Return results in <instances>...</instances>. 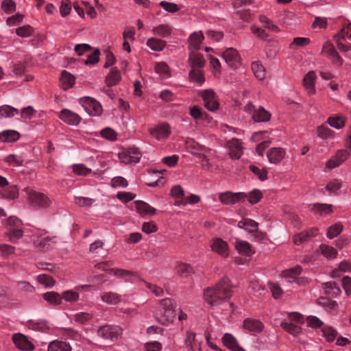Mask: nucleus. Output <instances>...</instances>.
<instances>
[{"label": "nucleus", "instance_id": "3", "mask_svg": "<svg viewBox=\"0 0 351 351\" xmlns=\"http://www.w3.org/2000/svg\"><path fill=\"white\" fill-rule=\"evenodd\" d=\"M34 237V246L42 250H47L53 247L58 242L56 237L50 236L45 230H40Z\"/></svg>", "mask_w": 351, "mask_h": 351}, {"label": "nucleus", "instance_id": "30", "mask_svg": "<svg viewBox=\"0 0 351 351\" xmlns=\"http://www.w3.org/2000/svg\"><path fill=\"white\" fill-rule=\"evenodd\" d=\"M3 161L8 164V166L12 167H21L24 162L23 156L19 154H9L6 156Z\"/></svg>", "mask_w": 351, "mask_h": 351}, {"label": "nucleus", "instance_id": "27", "mask_svg": "<svg viewBox=\"0 0 351 351\" xmlns=\"http://www.w3.org/2000/svg\"><path fill=\"white\" fill-rule=\"evenodd\" d=\"M121 79V73L117 68H112L106 77L105 82L108 88L119 84Z\"/></svg>", "mask_w": 351, "mask_h": 351}, {"label": "nucleus", "instance_id": "44", "mask_svg": "<svg viewBox=\"0 0 351 351\" xmlns=\"http://www.w3.org/2000/svg\"><path fill=\"white\" fill-rule=\"evenodd\" d=\"M101 300L108 304L114 305L121 302V296L116 293L108 292L101 295Z\"/></svg>", "mask_w": 351, "mask_h": 351}, {"label": "nucleus", "instance_id": "60", "mask_svg": "<svg viewBox=\"0 0 351 351\" xmlns=\"http://www.w3.org/2000/svg\"><path fill=\"white\" fill-rule=\"evenodd\" d=\"M1 7L8 14L13 13L16 10V3L13 0H3Z\"/></svg>", "mask_w": 351, "mask_h": 351}, {"label": "nucleus", "instance_id": "36", "mask_svg": "<svg viewBox=\"0 0 351 351\" xmlns=\"http://www.w3.org/2000/svg\"><path fill=\"white\" fill-rule=\"evenodd\" d=\"M167 43L161 39L151 38L147 40V46L152 51H161L166 47Z\"/></svg>", "mask_w": 351, "mask_h": 351}, {"label": "nucleus", "instance_id": "21", "mask_svg": "<svg viewBox=\"0 0 351 351\" xmlns=\"http://www.w3.org/2000/svg\"><path fill=\"white\" fill-rule=\"evenodd\" d=\"M267 156L269 162L278 164L285 158V151L280 147H274L267 152Z\"/></svg>", "mask_w": 351, "mask_h": 351}, {"label": "nucleus", "instance_id": "9", "mask_svg": "<svg viewBox=\"0 0 351 351\" xmlns=\"http://www.w3.org/2000/svg\"><path fill=\"white\" fill-rule=\"evenodd\" d=\"M226 64L231 68L236 69L241 64V57L234 48L230 47L226 49L221 54Z\"/></svg>", "mask_w": 351, "mask_h": 351}, {"label": "nucleus", "instance_id": "45", "mask_svg": "<svg viewBox=\"0 0 351 351\" xmlns=\"http://www.w3.org/2000/svg\"><path fill=\"white\" fill-rule=\"evenodd\" d=\"M189 78L191 81L202 85L205 82V78L203 73L199 69H191L189 72Z\"/></svg>", "mask_w": 351, "mask_h": 351}, {"label": "nucleus", "instance_id": "55", "mask_svg": "<svg viewBox=\"0 0 351 351\" xmlns=\"http://www.w3.org/2000/svg\"><path fill=\"white\" fill-rule=\"evenodd\" d=\"M335 132L327 125H322L317 128V136L321 138H332Z\"/></svg>", "mask_w": 351, "mask_h": 351}, {"label": "nucleus", "instance_id": "1", "mask_svg": "<svg viewBox=\"0 0 351 351\" xmlns=\"http://www.w3.org/2000/svg\"><path fill=\"white\" fill-rule=\"evenodd\" d=\"M232 288L229 278L224 276L215 287H208L204 291V300L210 306H218L231 298Z\"/></svg>", "mask_w": 351, "mask_h": 351}, {"label": "nucleus", "instance_id": "28", "mask_svg": "<svg viewBox=\"0 0 351 351\" xmlns=\"http://www.w3.org/2000/svg\"><path fill=\"white\" fill-rule=\"evenodd\" d=\"M189 62L191 69H200L204 66L205 60L203 55L192 51L189 57Z\"/></svg>", "mask_w": 351, "mask_h": 351}, {"label": "nucleus", "instance_id": "12", "mask_svg": "<svg viewBox=\"0 0 351 351\" xmlns=\"http://www.w3.org/2000/svg\"><path fill=\"white\" fill-rule=\"evenodd\" d=\"M58 117L66 124L75 126L78 125L82 120L77 113L66 108L60 112Z\"/></svg>", "mask_w": 351, "mask_h": 351}, {"label": "nucleus", "instance_id": "35", "mask_svg": "<svg viewBox=\"0 0 351 351\" xmlns=\"http://www.w3.org/2000/svg\"><path fill=\"white\" fill-rule=\"evenodd\" d=\"M20 137V134L16 130H8L0 132L1 142H14Z\"/></svg>", "mask_w": 351, "mask_h": 351}, {"label": "nucleus", "instance_id": "26", "mask_svg": "<svg viewBox=\"0 0 351 351\" xmlns=\"http://www.w3.org/2000/svg\"><path fill=\"white\" fill-rule=\"evenodd\" d=\"M7 188L0 190V195L2 198L14 200L19 197V189L16 185H8Z\"/></svg>", "mask_w": 351, "mask_h": 351}, {"label": "nucleus", "instance_id": "4", "mask_svg": "<svg viewBox=\"0 0 351 351\" xmlns=\"http://www.w3.org/2000/svg\"><path fill=\"white\" fill-rule=\"evenodd\" d=\"M80 103L84 110L90 116L97 117L101 114V105L92 97H85L80 99Z\"/></svg>", "mask_w": 351, "mask_h": 351}, {"label": "nucleus", "instance_id": "16", "mask_svg": "<svg viewBox=\"0 0 351 351\" xmlns=\"http://www.w3.org/2000/svg\"><path fill=\"white\" fill-rule=\"evenodd\" d=\"M211 249L222 258H226L229 255L228 243L220 238L213 240Z\"/></svg>", "mask_w": 351, "mask_h": 351}, {"label": "nucleus", "instance_id": "59", "mask_svg": "<svg viewBox=\"0 0 351 351\" xmlns=\"http://www.w3.org/2000/svg\"><path fill=\"white\" fill-rule=\"evenodd\" d=\"M73 171L77 176H85L90 173L91 169L83 164H77L73 165Z\"/></svg>", "mask_w": 351, "mask_h": 351}, {"label": "nucleus", "instance_id": "13", "mask_svg": "<svg viewBox=\"0 0 351 351\" xmlns=\"http://www.w3.org/2000/svg\"><path fill=\"white\" fill-rule=\"evenodd\" d=\"M12 340L15 346L23 351H32L34 350V345L27 339V337L21 333L13 335Z\"/></svg>", "mask_w": 351, "mask_h": 351}, {"label": "nucleus", "instance_id": "18", "mask_svg": "<svg viewBox=\"0 0 351 351\" xmlns=\"http://www.w3.org/2000/svg\"><path fill=\"white\" fill-rule=\"evenodd\" d=\"M315 80L316 75L313 71H308L303 78L302 84L308 95H314L315 93Z\"/></svg>", "mask_w": 351, "mask_h": 351}, {"label": "nucleus", "instance_id": "37", "mask_svg": "<svg viewBox=\"0 0 351 351\" xmlns=\"http://www.w3.org/2000/svg\"><path fill=\"white\" fill-rule=\"evenodd\" d=\"M302 267L297 265L290 269L285 270L283 271V277L287 279V282H293L295 281L297 276H298L302 272Z\"/></svg>", "mask_w": 351, "mask_h": 351}, {"label": "nucleus", "instance_id": "63", "mask_svg": "<svg viewBox=\"0 0 351 351\" xmlns=\"http://www.w3.org/2000/svg\"><path fill=\"white\" fill-rule=\"evenodd\" d=\"M259 21L263 24L265 25V27L273 32H278V27L272 23V21L265 15H261L259 16Z\"/></svg>", "mask_w": 351, "mask_h": 351}, {"label": "nucleus", "instance_id": "54", "mask_svg": "<svg viewBox=\"0 0 351 351\" xmlns=\"http://www.w3.org/2000/svg\"><path fill=\"white\" fill-rule=\"evenodd\" d=\"M247 194V197L248 199V202L251 204H256L258 202L261 201V199L263 198V193L262 192L258 189H254L253 191H250Z\"/></svg>", "mask_w": 351, "mask_h": 351}, {"label": "nucleus", "instance_id": "14", "mask_svg": "<svg viewBox=\"0 0 351 351\" xmlns=\"http://www.w3.org/2000/svg\"><path fill=\"white\" fill-rule=\"evenodd\" d=\"M243 328L247 332L258 333L263 331L264 324L258 319L246 318L243 322Z\"/></svg>", "mask_w": 351, "mask_h": 351}, {"label": "nucleus", "instance_id": "53", "mask_svg": "<svg viewBox=\"0 0 351 351\" xmlns=\"http://www.w3.org/2000/svg\"><path fill=\"white\" fill-rule=\"evenodd\" d=\"M195 339V333L191 331H187L186 334V339L184 341V350L185 351H195L194 350L193 343Z\"/></svg>", "mask_w": 351, "mask_h": 351}, {"label": "nucleus", "instance_id": "32", "mask_svg": "<svg viewBox=\"0 0 351 351\" xmlns=\"http://www.w3.org/2000/svg\"><path fill=\"white\" fill-rule=\"evenodd\" d=\"M72 348L69 343L55 340L51 341L48 346L47 351H71Z\"/></svg>", "mask_w": 351, "mask_h": 351}, {"label": "nucleus", "instance_id": "51", "mask_svg": "<svg viewBox=\"0 0 351 351\" xmlns=\"http://www.w3.org/2000/svg\"><path fill=\"white\" fill-rule=\"evenodd\" d=\"M252 70L255 77L259 80H263L265 77V71L261 64L258 62H254L252 64Z\"/></svg>", "mask_w": 351, "mask_h": 351}, {"label": "nucleus", "instance_id": "31", "mask_svg": "<svg viewBox=\"0 0 351 351\" xmlns=\"http://www.w3.org/2000/svg\"><path fill=\"white\" fill-rule=\"evenodd\" d=\"M235 247L239 252L243 255L250 256L254 253L252 249L251 245L245 241L237 239L235 242Z\"/></svg>", "mask_w": 351, "mask_h": 351}, {"label": "nucleus", "instance_id": "33", "mask_svg": "<svg viewBox=\"0 0 351 351\" xmlns=\"http://www.w3.org/2000/svg\"><path fill=\"white\" fill-rule=\"evenodd\" d=\"M62 88L66 90L72 88L75 84V77L66 71L62 72L60 78Z\"/></svg>", "mask_w": 351, "mask_h": 351}, {"label": "nucleus", "instance_id": "57", "mask_svg": "<svg viewBox=\"0 0 351 351\" xmlns=\"http://www.w3.org/2000/svg\"><path fill=\"white\" fill-rule=\"evenodd\" d=\"M178 273L182 277H188L194 273V270L191 265L186 263H181L178 267Z\"/></svg>", "mask_w": 351, "mask_h": 351}, {"label": "nucleus", "instance_id": "58", "mask_svg": "<svg viewBox=\"0 0 351 351\" xmlns=\"http://www.w3.org/2000/svg\"><path fill=\"white\" fill-rule=\"evenodd\" d=\"M62 300H64L66 302H76L79 300L80 295L79 293L73 290L65 291L62 293L61 296Z\"/></svg>", "mask_w": 351, "mask_h": 351}, {"label": "nucleus", "instance_id": "25", "mask_svg": "<svg viewBox=\"0 0 351 351\" xmlns=\"http://www.w3.org/2000/svg\"><path fill=\"white\" fill-rule=\"evenodd\" d=\"M346 117L342 114H335L330 116L327 119L328 125L336 130H341L344 128L346 122Z\"/></svg>", "mask_w": 351, "mask_h": 351}, {"label": "nucleus", "instance_id": "42", "mask_svg": "<svg viewBox=\"0 0 351 351\" xmlns=\"http://www.w3.org/2000/svg\"><path fill=\"white\" fill-rule=\"evenodd\" d=\"M280 326L282 329L287 331L290 335L297 336L300 334L302 329L299 326H297L291 322H282Z\"/></svg>", "mask_w": 351, "mask_h": 351}, {"label": "nucleus", "instance_id": "7", "mask_svg": "<svg viewBox=\"0 0 351 351\" xmlns=\"http://www.w3.org/2000/svg\"><path fill=\"white\" fill-rule=\"evenodd\" d=\"M321 53L326 56L333 64L338 66L343 64V60L338 54L334 45L328 42L324 44Z\"/></svg>", "mask_w": 351, "mask_h": 351}, {"label": "nucleus", "instance_id": "17", "mask_svg": "<svg viewBox=\"0 0 351 351\" xmlns=\"http://www.w3.org/2000/svg\"><path fill=\"white\" fill-rule=\"evenodd\" d=\"M318 228H312L309 230H304L293 236V240L295 245H300L304 242L308 241L311 238L315 237L318 232Z\"/></svg>", "mask_w": 351, "mask_h": 351}, {"label": "nucleus", "instance_id": "40", "mask_svg": "<svg viewBox=\"0 0 351 351\" xmlns=\"http://www.w3.org/2000/svg\"><path fill=\"white\" fill-rule=\"evenodd\" d=\"M19 114V110L11 106L3 105L0 106V116L2 117L11 118Z\"/></svg>", "mask_w": 351, "mask_h": 351}, {"label": "nucleus", "instance_id": "62", "mask_svg": "<svg viewBox=\"0 0 351 351\" xmlns=\"http://www.w3.org/2000/svg\"><path fill=\"white\" fill-rule=\"evenodd\" d=\"M38 282L46 287H51L55 285V280L47 274H40L38 276Z\"/></svg>", "mask_w": 351, "mask_h": 351}, {"label": "nucleus", "instance_id": "11", "mask_svg": "<svg viewBox=\"0 0 351 351\" xmlns=\"http://www.w3.org/2000/svg\"><path fill=\"white\" fill-rule=\"evenodd\" d=\"M199 95L204 101L205 107L210 111H215L219 108V104L215 97V93L211 90H204L199 93Z\"/></svg>", "mask_w": 351, "mask_h": 351}, {"label": "nucleus", "instance_id": "47", "mask_svg": "<svg viewBox=\"0 0 351 351\" xmlns=\"http://www.w3.org/2000/svg\"><path fill=\"white\" fill-rule=\"evenodd\" d=\"M108 274L112 276H117L120 278H125L126 277L136 276L135 273L129 270L122 269L112 268L108 270Z\"/></svg>", "mask_w": 351, "mask_h": 351}, {"label": "nucleus", "instance_id": "41", "mask_svg": "<svg viewBox=\"0 0 351 351\" xmlns=\"http://www.w3.org/2000/svg\"><path fill=\"white\" fill-rule=\"evenodd\" d=\"M343 230V226L341 222H337L328 228L326 237L332 239L341 233Z\"/></svg>", "mask_w": 351, "mask_h": 351}, {"label": "nucleus", "instance_id": "56", "mask_svg": "<svg viewBox=\"0 0 351 351\" xmlns=\"http://www.w3.org/2000/svg\"><path fill=\"white\" fill-rule=\"evenodd\" d=\"M5 226L7 230H11V228H17L19 227H23V222L19 218L14 216H11L6 219Z\"/></svg>", "mask_w": 351, "mask_h": 351}, {"label": "nucleus", "instance_id": "52", "mask_svg": "<svg viewBox=\"0 0 351 351\" xmlns=\"http://www.w3.org/2000/svg\"><path fill=\"white\" fill-rule=\"evenodd\" d=\"M313 210L315 211V213L321 215H326L332 212V205L316 204L313 205Z\"/></svg>", "mask_w": 351, "mask_h": 351}, {"label": "nucleus", "instance_id": "39", "mask_svg": "<svg viewBox=\"0 0 351 351\" xmlns=\"http://www.w3.org/2000/svg\"><path fill=\"white\" fill-rule=\"evenodd\" d=\"M43 298L51 305H58L61 304L62 298L59 293L54 291H49L43 294Z\"/></svg>", "mask_w": 351, "mask_h": 351}, {"label": "nucleus", "instance_id": "46", "mask_svg": "<svg viewBox=\"0 0 351 351\" xmlns=\"http://www.w3.org/2000/svg\"><path fill=\"white\" fill-rule=\"evenodd\" d=\"M319 250L321 254L327 258H334L337 255V251L335 248L325 244H322Z\"/></svg>", "mask_w": 351, "mask_h": 351}, {"label": "nucleus", "instance_id": "10", "mask_svg": "<svg viewBox=\"0 0 351 351\" xmlns=\"http://www.w3.org/2000/svg\"><path fill=\"white\" fill-rule=\"evenodd\" d=\"M349 156L350 154L346 149H339L326 162V166L329 169H335L344 162Z\"/></svg>", "mask_w": 351, "mask_h": 351}, {"label": "nucleus", "instance_id": "19", "mask_svg": "<svg viewBox=\"0 0 351 351\" xmlns=\"http://www.w3.org/2000/svg\"><path fill=\"white\" fill-rule=\"evenodd\" d=\"M230 156L232 159H239L243 154L241 143L237 138H232L228 142Z\"/></svg>", "mask_w": 351, "mask_h": 351}, {"label": "nucleus", "instance_id": "34", "mask_svg": "<svg viewBox=\"0 0 351 351\" xmlns=\"http://www.w3.org/2000/svg\"><path fill=\"white\" fill-rule=\"evenodd\" d=\"M252 117L256 122H267L270 120L271 114L261 106L254 111Z\"/></svg>", "mask_w": 351, "mask_h": 351}, {"label": "nucleus", "instance_id": "38", "mask_svg": "<svg viewBox=\"0 0 351 351\" xmlns=\"http://www.w3.org/2000/svg\"><path fill=\"white\" fill-rule=\"evenodd\" d=\"M28 325L29 327L32 330L40 332H46L49 329V327L47 324V322L45 320L32 319L29 321Z\"/></svg>", "mask_w": 351, "mask_h": 351}, {"label": "nucleus", "instance_id": "49", "mask_svg": "<svg viewBox=\"0 0 351 351\" xmlns=\"http://www.w3.org/2000/svg\"><path fill=\"white\" fill-rule=\"evenodd\" d=\"M322 335L328 342H332L337 337L338 332L335 328L331 326H326L322 330Z\"/></svg>", "mask_w": 351, "mask_h": 351}, {"label": "nucleus", "instance_id": "29", "mask_svg": "<svg viewBox=\"0 0 351 351\" xmlns=\"http://www.w3.org/2000/svg\"><path fill=\"white\" fill-rule=\"evenodd\" d=\"M324 293L332 297L336 298L341 293V289L335 282H327L322 284Z\"/></svg>", "mask_w": 351, "mask_h": 351}, {"label": "nucleus", "instance_id": "23", "mask_svg": "<svg viewBox=\"0 0 351 351\" xmlns=\"http://www.w3.org/2000/svg\"><path fill=\"white\" fill-rule=\"evenodd\" d=\"M237 226L247 232L255 233L258 231V223L251 219L243 218L238 222Z\"/></svg>", "mask_w": 351, "mask_h": 351}, {"label": "nucleus", "instance_id": "5", "mask_svg": "<svg viewBox=\"0 0 351 351\" xmlns=\"http://www.w3.org/2000/svg\"><path fill=\"white\" fill-rule=\"evenodd\" d=\"M97 334L104 339L114 341L121 338L122 329L117 326L105 325L98 329Z\"/></svg>", "mask_w": 351, "mask_h": 351}, {"label": "nucleus", "instance_id": "24", "mask_svg": "<svg viewBox=\"0 0 351 351\" xmlns=\"http://www.w3.org/2000/svg\"><path fill=\"white\" fill-rule=\"evenodd\" d=\"M204 39L203 33L195 32L191 34L189 38V48L191 51H195L199 49L200 45Z\"/></svg>", "mask_w": 351, "mask_h": 351}, {"label": "nucleus", "instance_id": "15", "mask_svg": "<svg viewBox=\"0 0 351 351\" xmlns=\"http://www.w3.org/2000/svg\"><path fill=\"white\" fill-rule=\"evenodd\" d=\"M150 134L158 141L168 138L171 134L170 127L167 124H160L154 128L149 130Z\"/></svg>", "mask_w": 351, "mask_h": 351}, {"label": "nucleus", "instance_id": "8", "mask_svg": "<svg viewBox=\"0 0 351 351\" xmlns=\"http://www.w3.org/2000/svg\"><path fill=\"white\" fill-rule=\"evenodd\" d=\"M246 197L247 194L243 192L226 191L219 195V201L224 205L235 204Z\"/></svg>", "mask_w": 351, "mask_h": 351}, {"label": "nucleus", "instance_id": "22", "mask_svg": "<svg viewBox=\"0 0 351 351\" xmlns=\"http://www.w3.org/2000/svg\"><path fill=\"white\" fill-rule=\"evenodd\" d=\"M134 204L136 210L141 216L154 215L156 212V208L143 201L138 200Z\"/></svg>", "mask_w": 351, "mask_h": 351}, {"label": "nucleus", "instance_id": "48", "mask_svg": "<svg viewBox=\"0 0 351 351\" xmlns=\"http://www.w3.org/2000/svg\"><path fill=\"white\" fill-rule=\"evenodd\" d=\"M5 235L8 237L10 241L15 242L23 237V230L22 227L11 228V230L6 231Z\"/></svg>", "mask_w": 351, "mask_h": 351}, {"label": "nucleus", "instance_id": "64", "mask_svg": "<svg viewBox=\"0 0 351 351\" xmlns=\"http://www.w3.org/2000/svg\"><path fill=\"white\" fill-rule=\"evenodd\" d=\"M250 169L261 180L264 181L267 179V172L265 169H261L255 165H250Z\"/></svg>", "mask_w": 351, "mask_h": 351}, {"label": "nucleus", "instance_id": "2", "mask_svg": "<svg viewBox=\"0 0 351 351\" xmlns=\"http://www.w3.org/2000/svg\"><path fill=\"white\" fill-rule=\"evenodd\" d=\"M160 309L154 314V317L159 324L168 326L176 317V301L170 298L159 300Z\"/></svg>", "mask_w": 351, "mask_h": 351}, {"label": "nucleus", "instance_id": "61", "mask_svg": "<svg viewBox=\"0 0 351 351\" xmlns=\"http://www.w3.org/2000/svg\"><path fill=\"white\" fill-rule=\"evenodd\" d=\"M32 33L33 29L30 25H24L16 29L17 36L22 38L29 37L32 35Z\"/></svg>", "mask_w": 351, "mask_h": 351}, {"label": "nucleus", "instance_id": "6", "mask_svg": "<svg viewBox=\"0 0 351 351\" xmlns=\"http://www.w3.org/2000/svg\"><path fill=\"white\" fill-rule=\"evenodd\" d=\"M29 199L34 206L40 208H49L52 204V200L43 193L32 191L29 193Z\"/></svg>", "mask_w": 351, "mask_h": 351}, {"label": "nucleus", "instance_id": "43", "mask_svg": "<svg viewBox=\"0 0 351 351\" xmlns=\"http://www.w3.org/2000/svg\"><path fill=\"white\" fill-rule=\"evenodd\" d=\"M152 32L157 36L167 38L171 34V27L168 25L160 24L154 27Z\"/></svg>", "mask_w": 351, "mask_h": 351}, {"label": "nucleus", "instance_id": "50", "mask_svg": "<svg viewBox=\"0 0 351 351\" xmlns=\"http://www.w3.org/2000/svg\"><path fill=\"white\" fill-rule=\"evenodd\" d=\"M190 115L195 120H206L208 119L209 117L206 113L202 112V110L197 106H194L190 109Z\"/></svg>", "mask_w": 351, "mask_h": 351}, {"label": "nucleus", "instance_id": "20", "mask_svg": "<svg viewBox=\"0 0 351 351\" xmlns=\"http://www.w3.org/2000/svg\"><path fill=\"white\" fill-rule=\"evenodd\" d=\"M221 341L226 347L232 351H245L241 346H239L236 338L230 333L224 334Z\"/></svg>", "mask_w": 351, "mask_h": 351}]
</instances>
